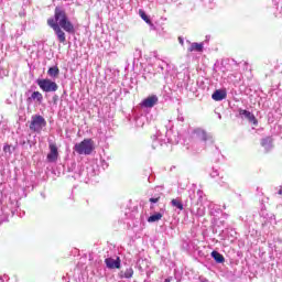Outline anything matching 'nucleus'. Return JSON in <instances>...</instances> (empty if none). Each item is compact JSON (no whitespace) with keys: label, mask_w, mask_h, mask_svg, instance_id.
<instances>
[{"label":"nucleus","mask_w":282,"mask_h":282,"mask_svg":"<svg viewBox=\"0 0 282 282\" xmlns=\"http://www.w3.org/2000/svg\"><path fill=\"white\" fill-rule=\"evenodd\" d=\"M36 85L43 90L45 94H54V91H58V84L56 82L44 78V79H36Z\"/></svg>","instance_id":"20e7f679"},{"label":"nucleus","mask_w":282,"mask_h":282,"mask_svg":"<svg viewBox=\"0 0 282 282\" xmlns=\"http://www.w3.org/2000/svg\"><path fill=\"white\" fill-rule=\"evenodd\" d=\"M178 42L184 45V40L182 37H178Z\"/></svg>","instance_id":"c756f323"},{"label":"nucleus","mask_w":282,"mask_h":282,"mask_svg":"<svg viewBox=\"0 0 282 282\" xmlns=\"http://www.w3.org/2000/svg\"><path fill=\"white\" fill-rule=\"evenodd\" d=\"M37 102L41 105L43 102V94H41L39 90H35L31 94L30 97H28L26 102Z\"/></svg>","instance_id":"9b49d317"},{"label":"nucleus","mask_w":282,"mask_h":282,"mask_svg":"<svg viewBox=\"0 0 282 282\" xmlns=\"http://www.w3.org/2000/svg\"><path fill=\"white\" fill-rule=\"evenodd\" d=\"M192 215H195V217H204L206 215V207L204 205H198L197 208H192L191 210Z\"/></svg>","instance_id":"4468645a"},{"label":"nucleus","mask_w":282,"mask_h":282,"mask_svg":"<svg viewBox=\"0 0 282 282\" xmlns=\"http://www.w3.org/2000/svg\"><path fill=\"white\" fill-rule=\"evenodd\" d=\"M50 152L46 156L47 162L54 163L58 160V147H56V143H50L48 144Z\"/></svg>","instance_id":"423d86ee"},{"label":"nucleus","mask_w":282,"mask_h":282,"mask_svg":"<svg viewBox=\"0 0 282 282\" xmlns=\"http://www.w3.org/2000/svg\"><path fill=\"white\" fill-rule=\"evenodd\" d=\"M160 197H161V195H160V194H156V195L152 196V197L149 199V202H150L151 204H158V202H160Z\"/></svg>","instance_id":"393cba45"},{"label":"nucleus","mask_w":282,"mask_h":282,"mask_svg":"<svg viewBox=\"0 0 282 282\" xmlns=\"http://www.w3.org/2000/svg\"><path fill=\"white\" fill-rule=\"evenodd\" d=\"M279 195H282V189L279 191Z\"/></svg>","instance_id":"2f4dec72"},{"label":"nucleus","mask_w":282,"mask_h":282,"mask_svg":"<svg viewBox=\"0 0 282 282\" xmlns=\"http://www.w3.org/2000/svg\"><path fill=\"white\" fill-rule=\"evenodd\" d=\"M47 24L50 25V28H52V30H56V26H61L58 21H56V18L55 19H48Z\"/></svg>","instance_id":"5701e85b"},{"label":"nucleus","mask_w":282,"mask_h":282,"mask_svg":"<svg viewBox=\"0 0 282 282\" xmlns=\"http://www.w3.org/2000/svg\"><path fill=\"white\" fill-rule=\"evenodd\" d=\"M177 121L178 122H184V116L183 115H178L177 116Z\"/></svg>","instance_id":"cd10ccee"},{"label":"nucleus","mask_w":282,"mask_h":282,"mask_svg":"<svg viewBox=\"0 0 282 282\" xmlns=\"http://www.w3.org/2000/svg\"><path fill=\"white\" fill-rule=\"evenodd\" d=\"M153 67L158 74H162V72H164V68L169 67V64L162 59H156Z\"/></svg>","instance_id":"f8f14e48"},{"label":"nucleus","mask_w":282,"mask_h":282,"mask_svg":"<svg viewBox=\"0 0 282 282\" xmlns=\"http://www.w3.org/2000/svg\"><path fill=\"white\" fill-rule=\"evenodd\" d=\"M47 127V121L41 115H35L31 118L30 130L34 131V133H41L43 128Z\"/></svg>","instance_id":"39448f33"},{"label":"nucleus","mask_w":282,"mask_h":282,"mask_svg":"<svg viewBox=\"0 0 282 282\" xmlns=\"http://www.w3.org/2000/svg\"><path fill=\"white\" fill-rule=\"evenodd\" d=\"M188 52H204V43H191Z\"/></svg>","instance_id":"dca6fc26"},{"label":"nucleus","mask_w":282,"mask_h":282,"mask_svg":"<svg viewBox=\"0 0 282 282\" xmlns=\"http://www.w3.org/2000/svg\"><path fill=\"white\" fill-rule=\"evenodd\" d=\"M212 258L216 263H224L226 261V258H224V254L219 253V251H213Z\"/></svg>","instance_id":"f3484780"},{"label":"nucleus","mask_w":282,"mask_h":282,"mask_svg":"<svg viewBox=\"0 0 282 282\" xmlns=\"http://www.w3.org/2000/svg\"><path fill=\"white\" fill-rule=\"evenodd\" d=\"M158 147H162V137L160 134L152 137V148L158 149Z\"/></svg>","instance_id":"aec40b11"},{"label":"nucleus","mask_w":282,"mask_h":282,"mask_svg":"<svg viewBox=\"0 0 282 282\" xmlns=\"http://www.w3.org/2000/svg\"><path fill=\"white\" fill-rule=\"evenodd\" d=\"M105 263L109 270H116L120 268V258H106Z\"/></svg>","instance_id":"9d476101"},{"label":"nucleus","mask_w":282,"mask_h":282,"mask_svg":"<svg viewBox=\"0 0 282 282\" xmlns=\"http://www.w3.org/2000/svg\"><path fill=\"white\" fill-rule=\"evenodd\" d=\"M54 105H56L58 102V95H54L52 98Z\"/></svg>","instance_id":"bb28decb"},{"label":"nucleus","mask_w":282,"mask_h":282,"mask_svg":"<svg viewBox=\"0 0 282 282\" xmlns=\"http://www.w3.org/2000/svg\"><path fill=\"white\" fill-rule=\"evenodd\" d=\"M160 219H162V213H155L148 218V221L149 224H155V221H160Z\"/></svg>","instance_id":"412c9836"},{"label":"nucleus","mask_w":282,"mask_h":282,"mask_svg":"<svg viewBox=\"0 0 282 282\" xmlns=\"http://www.w3.org/2000/svg\"><path fill=\"white\" fill-rule=\"evenodd\" d=\"M139 14L141 19L148 23V25H151V19L149 18V15H147L144 11L140 10Z\"/></svg>","instance_id":"b1692460"},{"label":"nucleus","mask_w":282,"mask_h":282,"mask_svg":"<svg viewBox=\"0 0 282 282\" xmlns=\"http://www.w3.org/2000/svg\"><path fill=\"white\" fill-rule=\"evenodd\" d=\"M58 74H61V69H58V66L50 67L47 70V75L51 78H58Z\"/></svg>","instance_id":"a211bd4d"},{"label":"nucleus","mask_w":282,"mask_h":282,"mask_svg":"<svg viewBox=\"0 0 282 282\" xmlns=\"http://www.w3.org/2000/svg\"><path fill=\"white\" fill-rule=\"evenodd\" d=\"M200 282H208V280L206 278H199Z\"/></svg>","instance_id":"c85d7f7f"},{"label":"nucleus","mask_w":282,"mask_h":282,"mask_svg":"<svg viewBox=\"0 0 282 282\" xmlns=\"http://www.w3.org/2000/svg\"><path fill=\"white\" fill-rule=\"evenodd\" d=\"M164 282H171V279H165Z\"/></svg>","instance_id":"7c9ffc66"},{"label":"nucleus","mask_w":282,"mask_h":282,"mask_svg":"<svg viewBox=\"0 0 282 282\" xmlns=\"http://www.w3.org/2000/svg\"><path fill=\"white\" fill-rule=\"evenodd\" d=\"M212 98L216 102H221V100H226V98H228V93L226 89H217L213 93Z\"/></svg>","instance_id":"1a4fd4ad"},{"label":"nucleus","mask_w":282,"mask_h":282,"mask_svg":"<svg viewBox=\"0 0 282 282\" xmlns=\"http://www.w3.org/2000/svg\"><path fill=\"white\" fill-rule=\"evenodd\" d=\"M209 175H210V177H213V178H215V177H219V171H218V170L213 169Z\"/></svg>","instance_id":"a878e982"},{"label":"nucleus","mask_w":282,"mask_h":282,"mask_svg":"<svg viewBox=\"0 0 282 282\" xmlns=\"http://www.w3.org/2000/svg\"><path fill=\"white\" fill-rule=\"evenodd\" d=\"M238 113H239L240 117L246 118V120H248L249 122L254 124V127H257V124H259V121L257 120V117H254V115L252 112L239 108Z\"/></svg>","instance_id":"0eeeda50"},{"label":"nucleus","mask_w":282,"mask_h":282,"mask_svg":"<svg viewBox=\"0 0 282 282\" xmlns=\"http://www.w3.org/2000/svg\"><path fill=\"white\" fill-rule=\"evenodd\" d=\"M171 204L174 208H177L178 210H184V204H182V200L174 198L172 199Z\"/></svg>","instance_id":"4be33fe9"},{"label":"nucleus","mask_w":282,"mask_h":282,"mask_svg":"<svg viewBox=\"0 0 282 282\" xmlns=\"http://www.w3.org/2000/svg\"><path fill=\"white\" fill-rule=\"evenodd\" d=\"M261 147H263L267 153L272 151V139L270 137L263 138L261 140Z\"/></svg>","instance_id":"2eb2a0df"},{"label":"nucleus","mask_w":282,"mask_h":282,"mask_svg":"<svg viewBox=\"0 0 282 282\" xmlns=\"http://www.w3.org/2000/svg\"><path fill=\"white\" fill-rule=\"evenodd\" d=\"M55 19L59 23V28L64 31L67 32L68 34H74L76 30L74 29V24L72 21H69V18H67V13L65 10L56 7L55 8Z\"/></svg>","instance_id":"f03ea898"},{"label":"nucleus","mask_w":282,"mask_h":282,"mask_svg":"<svg viewBox=\"0 0 282 282\" xmlns=\"http://www.w3.org/2000/svg\"><path fill=\"white\" fill-rule=\"evenodd\" d=\"M159 98L156 95L149 96L148 98L143 99L141 105L145 107V109H153L154 105H158Z\"/></svg>","instance_id":"6e6552de"},{"label":"nucleus","mask_w":282,"mask_h":282,"mask_svg":"<svg viewBox=\"0 0 282 282\" xmlns=\"http://www.w3.org/2000/svg\"><path fill=\"white\" fill-rule=\"evenodd\" d=\"M53 31L55 32L59 43H65V41H67L65 31L61 26H55Z\"/></svg>","instance_id":"ddd939ff"},{"label":"nucleus","mask_w":282,"mask_h":282,"mask_svg":"<svg viewBox=\"0 0 282 282\" xmlns=\"http://www.w3.org/2000/svg\"><path fill=\"white\" fill-rule=\"evenodd\" d=\"M74 151H76L78 155H91L94 141L91 139H84L82 142L75 144Z\"/></svg>","instance_id":"7ed1b4c3"},{"label":"nucleus","mask_w":282,"mask_h":282,"mask_svg":"<svg viewBox=\"0 0 282 282\" xmlns=\"http://www.w3.org/2000/svg\"><path fill=\"white\" fill-rule=\"evenodd\" d=\"M131 276H133V269L132 268H128V269H126V271L120 272V278L121 279H131Z\"/></svg>","instance_id":"6ab92c4d"},{"label":"nucleus","mask_w":282,"mask_h":282,"mask_svg":"<svg viewBox=\"0 0 282 282\" xmlns=\"http://www.w3.org/2000/svg\"><path fill=\"white\" fill-rule=\"evenodd\" d=\"M191 138H192V140H194L193 148L195 149V147H199L196 150L197 152L204 151V149H206V144H208V142L210 144H213L215 142L213 134L206 132V130H204L202 128L194 129L191 133Z\"/></svg>","instance_id":"f257e3e1"}]
</instances>
